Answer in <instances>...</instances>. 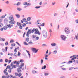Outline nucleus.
<instances>
[{
  "mask_svg": "<svg viewBox=\"0 0 78 78\" xmlns=\"http://www.w3.org/2000/svg\"><path fill=\"white\" fill-rule=\"evenodd\" d=\"M76 12H78V10L77 9H76Z\"/></svg>",
  "mask_w": 78,
  "mask_h": 78,
  "instance_id": "obj_64",
  "label": "nucleus"
},
{
  "mask_svg": "<svg viewBox=\"0 0 78 78\" xmlns=\"http://www.w3.org/2000/svg\"><path fill=\"white\" fill-rule=\"evenodd\" d=\"M15 23H16V22L14 21V20H10V21L9 22V23H10L9 24L10 25H11V24L13 25V24H14Z\"/></svg>",
  "mask_w": 78,
  "mask_h": 78,
  "instance_id": "obj_10",
  "label": "nucleus"
},
{
  "mask_svg": "<svg viewBox=\"0 0 78 78\" xmlns=\"http://www.w3.org/2000/svg\"><path fill=\"white\" fill-rule=\"evenodd\" d=\"M31 49L32 50L33 52L35 53H36L37 52V51H38V49L36 50V49L34 48H32Z\"/></svg>",
  "mask_w": 78,
  "mask_h": 78,
  "instance_id": "obj_4",
  "label": "nucleus"
},
{
  "mask_svg": "<svg viewBox=\"0 0 78 78\" xmlns=\"http://www.w3.org/2000/svg\"><path fill=\"white\" fill-rule=\"evenodd\" d=\"M14 42V40L13 39H12L10 40V43H12Z\"/></svg>",
  "mask_w": 78,
  "mask_h": 78,
  "instance_id": "obj_34",
  "label": "nucleus"
},
{
  "mask_svg": "<svg viewBox=\"0 0 78 78\" xmlns=\"http://www.w3.org/2000/svg\"><path fill=\"white\" fill-rule=\"evenodd\" d=\"M23 22H25L27 21H26V19H23Z\"/></svg>",
  "mask_w": 78,
  "mask_h": 78,
  "instance_id": "obj_43",
  "label": "nucleus"
},
{
  "mask_svg": "<svg viewBox=\"0 0 78 78\" xmlns=\"http://www.w3.org/2000/svg\"><path fill=\"white\" fill-rule=\"evenodd\" d=\"M55 45L56 44L55 43H52L51 44V45H52V46H55Z\"/></svg>",
  "mask_w": 78,
  "mask_h": 78,
  "instance_id": "obj_37",
  "label": "nucleus"
},
{
  "mask_svg": "<svg viewBox=\"0 0 78 78\" xmlns=\"http://www.w3.org/2000/svg\"><path fill=\"white\" fill-rule=\"evenodd\" d=\"M30 20H31V18L30 17H28L27 19V21H30Z\"/></svg>",
  "mask_w": 78,
  "mask_h": 78,
  "instance_id": "obj_26",
  "label": "nucleus"
},
{
  "mask_svg": "<svg viewBox=\"0 0 78 78\" xmlns=\"http://www.w3.org/2000/svg\"><path fill=\"white\" fill-rule=\"evenodd\" d=\"M65 31L66 34L70 33V30H69V29L68 28H66L65 29Z\"/></svg>",
  "mask_w": 78,
  "mask_h": 78,
  "instance_id": "obj_2",
  "label": "nucleus"
},
{
  "mask_svg": "<svg viewBox=\"0 0 78 78\" xmlns=\"http://www.w3.org/2000/svg\"><path fill=\"white\" fill-rule=\"evenodd\" d=\"M17 10L18 11H21L22 10V9L18 7V8H17Z\"/></svg>",
  "mask_w": 78,
  "mask_h": 78,
  "instance_id": "obj_25",
  "label": "nucleus"
},
{
  "mask_svg": "<svg viewBox=\"0 0 78 78\" xmlns=\"http://www.w3.org/2000/svg\"><path fill=\"white\" fill-rule=\"evenodd\" d=\"M32 73H36V71H32Z\"/></svg>",
  "mask_w": 78,
  "mask_h": 78,
  "instance_id": "obj_44",
  "label": "nucleus"
},
{
  "mask_svg": "<svg viewBox=\"0 0 78 78\" xmlns=\"http://www.w3.org/2000/svg\"><path fill=\"white\" fill-rule=\"evenodd\" d=\"M26 34V32H24V34H23V37H25V34Z\"/></svg>",
  "mask_w": 78,
  "mask_h": 78,
  "instance_id": "obj_46",
  "label": "nucleus"
},
{
  "mask_svg": "<svg viewBox=\"0 0 78 78\" xmlns=\"http://www.w3.org/2000/svg\"><path fill=\"white\" fill-rule=\"evenodd\" d=\"M61 37L62 40H64V41H65L66 40V37L64 35L61 36Z\"/></svg>",
  "mask_w": 78,
  "mask_h": 78,
  "instance_id": "obj_13",
  "label": "nucleus"
},
{
  "mask_svg": "<svg viewBox=\"0 0 78 78\" xmlns=\"http://www.w3.org/2000/svg\"><path fill=\"white\" fill-rule=\"evenodd\" d=\"M36 29H35V28H33V29L31 30V33H34L35 31L36 30Z\"/></svg>",
  "mask_w": 78,
  "mask_h": 78,
  "instance_id": "obj_16",
  "label": "nucleus"
},
{
  "mask_svg": "<svg viewBox=\"0 0 78 78\" xmlns=\"http://www.w3.org/2000/svg\"><path fill=\"white\" fill-rule=\"evenodd\" d=\"M76 23H78V20H76Z\"/></svg>",
  "mask_w": 78,
  "mask_h": 78,
  "instance_id": "obj_55",
  "label": "nucleus"
},
{
  "mask_svg": "<svg viewBox=\"0 0 78 78\" xmlns=\"http://www.w3.org/2000/svg\"><path fill=\"white\" fill-rule=\"evenodd\" d=\"M5 62H8V59H6L5 60Z\"/></svg>",
  "mask_w": 78,
  "mask_h": 78,
  "instance_id": "obj_59",
  "label": "nucleus"
},
{
  "mask_svg": "<svg viewBox=\"0 0 78 78\" xmlns=\"http://www.w3.org/2000/svg\"><path fill=\"white\" fill-rule=\"evenodd\" d=\"M17 25L19 26H21V25H22V23H19V22H17Z\"/></svg>",
  "mask_w": 78,
  "mask_h": 78,
  "instance_id": "obj_17",
  "label": "nucleus"
},
{
  "mask_svg": "<svg viewBox=\"0 0 78 78\" xmlns=\"http://www.w3.org/2000/svg\"><path fill=\"white\" fill-rule=\"evenodd\" d=\"M0 40H1V41H5V39L4 38H1L0 39Z\"/></svg>",
  "mask_w": 78,
  "mask_h": 78,
  "instance_id": "obj_39",
  "label": "nucleus"
},
{
  "mask_svg": "<svg viewBox=\"0 0 78 78\" xmlns=\"http://www.w3.org/2000/svg\"><path fill=\"white\" fill-rule=\"evenodd\" d=\"M41 6H37L35 7V8H36L37 9H38V8H39Z\"/></svg>",
  "mask_w": 78,
  "mask_h": 78,
  "instance_id": "obj_54",
  "label": "nucleus"
},
{
  "mask_svg": "<svg viewBox=\"0 0 78 78\" xmlns=\"http://www.w3.org/2000/svg\"><path fill=\"white\" fill-rule=\"evenodd\" d=\"M24 44L25 45H28V44H27V43L26 41H25L24 42Z\"/></svg>",
  "mask_w": 78,
  "mask_h": 78,
  "instance_id": "obj_30",
  "label": "nucleus"
},
{
  "mask_svg": "<svg viewBox=\"0 0 78 78\" xmlns=\"http://www.w3.org/2000/svg\"><path fill=\"white\" fill-rule=\"evenodd\" d=\"M3 29L4 30H7V28L6 26H4L3 27Z\"/></svg>",
  "mask_w": 78,
  "mask_h": 78,
  "instance_id": "obj_31",
  "label": "nucleus"
},
{
  "mask_svg": "<svg viewBox=\"0 0 78 78\" xmlns=\"http://www.w3.org/2000/svg\"><path fill=\"white\" fill-rule=\"evenodd\" d=\"M26 51L27 52V53H28V55H29V57H30V51L27 50H26Z\"/></svg>",
  "mask_w": 78,
  "mask_h": 78,
  "instance_id": "obj_19",
  "label": "nucleus"
},
{
  "mask_svg": "<svg viewBox=\"0 0 78 78\" xmlns=\"http://www.w3.org/2000/svg\"><path fill=\"white\" fill-rule=\"evenodd\" d=\"M43 60L42 59L41 61V64H42V63H43Z\"/></svg>",
  "mask_w": 78,
  "mask_h": 78,
  "instance_id": "obj_62",
  "label": "nucleus"
},
{
  "mask_svg": "<svg viewBox=\"0 0 78 78\" xmlns=\"http://www.w3.org/2000/svg\"><path fill=\"white\" fill-rule=\"evenodd\" d=\"M62 70H66V68H62Z\"/></svg>",
  "mask_w": 78,
  "mask_h": 78,
  "instance_id": "obj_48",
  "label": "nucleus"
},
{
  "mask_svg": "<svg viewBox=\"0 0 78 78\" xmlns=\"http://www.w3.org/2000/svg\"><path fill=\"white\" fill-rule=\"evenodd\" d=\"M11 45L12 47H15L16 44H11Z\"/></svg>",
  "mask_w": 78,
  "mask_h": 78,
  "instance_id": "obj_36",
  "label": "nucleus"
},
{
  "mask_svg": "<svg viewBox=\"0 0 78 78\" xmlns=\"http://www.w3.org/2000/svg\"><path fill=\"white\" fill-rule=\"evenodd\" d=\"M36 30L35 31V32L34 33L35 34H38L39 35H40L41 34V33L39 32V31H38V29L37 28L36 29Z\"/></svg>",
  "mask_w": 78,
  "mask_h": 78,
  "instance_id": "obj_5",
  "label": "nucleus"
},
{
  "mask_svg": "<svg viewBox=\"0 0 78 78\" xmlns=\"http://www.w3.org/2000/svg\"><path fill=\"white\" fill-rule=\"evenodd\" d=\"M76 59V57H74L73 58H72L71 60H72V61H73V60H74V59Z\"/></svg>",
  "mask_w": 78,
  "mask_h": 78,
  "instance_id": "obj_35",
  "label": "nucleus"
},
{
  "mask_svg": "<svg viewBox=\"0 0 78 78\" xmlns=\"http://www.w3.org/2000/svg\"><path fill=\"white\" fill-rule=\"evenodd\" d=\"M4 22L5 23H8V19L5 18L4 19Z\"/></svg>",
  "mask_w": 78,
  "mask_h": 78,
  "instance_id": "obj_15",
  "label": "nucleus"
},
{
  "mask_svg": "<svg viewBox=\"0 0 78 78\" xmlns=\"http://www.w3.org/2000/svg\"><path fill=\"white\" fill-rule=\"evenodd\" d=\"M20 29L21 30L22 29V27L21 26H20Z\"/></svg>",
  "mask_w": 78,
  "mask_h": 78,
  "instance_id": "obj_57",
  "label": "nucleus"
},
{
  "mask_svg": "<svg viewBox=\"0 0 78 78\" xmlns=\"http://www.w3.org/2000/svg\"><path fill=\"white\" fill-rule=\"evenodd\" d=\"M31 4L30 3H28L27 2H24L23 3V5L24 6H26V5H27V6H30V5H31Z\"/></svg>",
  "mask_w": 78,
  "mask_h": 78,
  "instance_id": "obj_1",
  "label": "nucleus"
},
{
  "mask_svg": "<svg viewBox=\"0 0 78 78\" xmlns=\"http://www.w3.org/2000/svg\"><path fill=\"white\" fill-rule=\"evenodd\" d=\"M49 73H44V75L45 76H47V75H49Z\"/></svg>",
  "mask_w": 78,
  "mask_h": 78,
  "instance_id": "obj_42",
  "label": "nucleus"
},
{
  "mask_svg": "<svg viewBox=\"0 0 78 78\" xmlns=\"http://www.w3.org/2000/svg\"><path fill=\"white\" fill-rule=\"evenodd\" d=\"M11 62V60H9V63H10Z\"/></svg>",
  "mask_w": 78,
  "mask_h": 78,
  "instance_id": "obj_63",
  "label": "nucleus"
},
{
  "mask_svg": "<svg viewBox=\"0 0 78 78\" xmlns=\"http://www.w3.org/2000/svg\"><path fill=\"white\" fill-rule=\"evenodd\" d=\"M16 16L18 18H20V15H19V14H16Z\"/></svg>",
  "mask_w": 78,
  "mask_h": 78,
  "instance_id": "obj_22",
  "label": "nucleus"
},
{
  "mask_svg": "<svg viewBox=\"0 0 78 78\" xmlns=\"http://www.w3.org/2000/svg\"><path fill=\"white\" fill-rule=\"evenodd\" d=\"M15 75L16 76H18L19 77H20L22 76V73H20L19 74H18V73H15Z\"/></svg>",
  "mask_w": 78,
  "mask_h": 78,
  "instance_id": "obj_6",
  "label": "nucleus"
},
{
  "mask_svg": "<svg viewBox=\"0 0 78 78\" xmlns=\"http://www.w3.org/2000/svg\"><path fill=\"white\" fill-rule=\"evenodd\" d=\"M12 26H13V25H12L10 24H9V25H8V24H6L5 25V27L7 28H11V27H12Z\"/></svg>",
  "mask_w": 78,
  "mask_h": 78,
  "instance_id": "obj_7",
  "label": "nucleus"
},
{
  "mask_svg": "<svg viewBox=\"0 0 78 78\" xmlns=\"http://www.w3.org/2000/svg\"><path fill=\"white\" fill-rule=\"evenodd\" d=\"M73 69V67L70 68H69V70H72V69Z\"/></svg>",
  "mask_w": 78,
  "mask_h": 78,
  "instance_id": "obj_52",
  "label": "nucleus"
},
{
  "mask_svg": "<svg viewBox=\"0 0 78 78\" xmlns=\"http://www.w3.org/2000/svg\"><path fill=\"white\" fill-rule=\"evenodd\" d=\"M43 35L44 37H47V34L46 32H43Z\"/></svg>",
  "mask_w": 78,
  "mask_h": 78,
  "instance_id": "obj_12",
  "label": "nucleus"
},
{
  "mask_svg": "<svg viewBox=\"0 0 78 78\" xmlns=\"http://www.w3.org/2000/svg\"><path fill=\"white\" fill-rule=\"evenodd\" d=\"M7 71V70L6 69H5L4 70V73L6 75H8V73L6 71Z\"/></svg>",
  "mask_w": 78,
  "mask_h": 78,
  "instance_id": "obj_14",
  "label": "nucleus"
},
{
  "mask_svg": "<svg viewBox=\"0 0 78 78\" xmlns=\"http://www.w3.org/2000/svg\"><path fill=\"white\" fill-rule=\"evenodd\" d=\"M20 5V2H19L16 4V5L17 6H19Z\"/></svg>",
  "mask_w": 78,
  "mask_h": 78,
  "instance_id": "obj_33",
  "label": "nucleus"
},
{
  "mask_svg": "<svg viewBox=\"0 0 78 78\" xmlns=\"http://www.w3.org/2000/svg\"><path fill=\"white\" fill-rule=\"evenodd\" d=\"M16 62H17L16 61H15L13 62V63L14 64H16Z\"/></svg>",
  "mask_w": 78,
  "mask_h": 78,
  "instance_id": "obj_58",
  "label": "nucleus"
},
{
  "mask_svg": "<svg viewBox=\"0 0 78 78\" xmlns=\"http://www.w3.org/2000/svg\"><path fill=\"white\" fill-rule=\"evenodd\" d=\"M22 69V68L21 67V66H19V68L17 69V71L18 73L19 72H21L22 71L21 70V69Z\"/></svg>",
  "mask_w": 78,
  "mask_h": 78,
  "instance_id": "obj_8",
  "label": "nucleus"
},
{
  "mask_svg": "<svg viewBox=\"0 0 78 78\" xmlns=\"http://www.w3.org/2000/svg\"><path fill=\"white\" fill-rule=\"evenodd\" d=\"M29 44H33V42H29Z\"/></svg>",
  "mask_w": 78,
  "mask_h": 78,
  "instance_id": "obj_53",
  "label": "nucleus"
},
{
  "mask_svg": "<svg viewBox=\"0 0 78 78\" xmlns=\"http://www.w3.org/2000/svg\"><path fill=\"white\" fill-rule=\"evenodd\" d=\"M53 53H54V54H56V53H57V51H54Z\"/></svg>",
  "mask_w": 78,
  "mask_h": 78,
  "instance_id": "obj_45",
  "label": "nucleus"
},
{
  "mask_svg": "<svg viewBox=\"0 0 78 78\" xmlns=\"http://www.w3.org/2000/svg\"><path fill=\"white\" fill-rule=\"evenodd\" d=\"M36 35H32V37L34 39H35V38H36Z\"/></svg>",
  "mask_w": 78,
  "mask_h": 78,
  "instance_id": "obj_32",
  "label": "nucleus"
},
{
  "mask_svg": "<svg viewBox=\"0 0 78 78\" xmlns=\"http://www.w3.org/2000/svg\"><path fill=\"white\" fill-rule=\"evenodd\" d=\"M29 34H31V29H28V30L26 36L27 37H28L30 36Z\"/></svg>",
  "mask_w": 78,
  "mask_h": 78,
  "instance_id": "obj_3",
  "label": "nucleus"
},
{
  "mask_svg": "<svg viewBox=\"0 0 78 78\" xmlns=\"http://www.w3.org/2000/svg\"><path fill=\"white\" fill-rule=\"evenodd\" d=\"M24 66V63H21L20 66H19V67H21V68H22V67Z\"/></svg>",
  "mask_w": 78,
  "mask_h": 78,
  "instance_id": "obj_21",
  "label": "nucleus"
},
{
  "mask_svg": "<svg viewBox=\"0 0 78 78\" xmlns=\"http://www.w3.org/2000/svg\"><path fill=\"white\" fill-rule=\"evenodd\" d=\"M6 77H7V76H2V78H6Z\"/></svg>",
  "mask_w": 78,
  "mask_h": 78,
  "instance_id": "obj_61",
  "label": "nucleus"
},
{
  "mask_svg": "<svg viewBox=\"0 0 78 78\" xmlns=\"http://www.w3.org/2000/svg\"><path fill=\"white\" fill-rule=\"evenodd\" d=\"M13 68V67L12 66H10V68H8V69H10L11 70V69H12Z\"/></svg>",
  "mask_w": 78,
  "mask_h": 78,
  "instance_id": "obj_29",
  "label": "nucleus"
},
{
  "mask_svg": "<svg viewBox=\"0 0 78 78\" xmlns=\"http://www.w3.org/2000/svg\"><path fill=\"white\" fill-rule=\"evenodd\" d=\"M10 78H16V77H14L13 76H12V75H10Z\"/></svg>",
  "mask_w": 78,
  "mask_h": 78,
  "instance_id": "obj_24",
  "label": "nucleus"
},
{
  "mask_svg": "<svg viewBox=\"0 0 78 78\" xmlns=\"http://www.w3.org/2000/svg\"><path fill=\"white\" fill-rule=\"evenodd\" d=\"M26 26V24L25 23H23L22 24V27H24Z\"/></svg>",
  "mask_w": 78,
  "mask_h": 78,
  "instance_id": "obj_27",
  "label": "nucleus"
},
{
  "mask_svg": "<svg viewBox=\"0 0 78 78\" xmlns=\"http://www.w3.org/2000/svg\"><path fill=\"white\" fill-rule=\"evenodd\" d=\"M20 62H24V60H23V59H20Z\"/></svg>",
  "mask_w": 78,
  "mask_h": 78,
  "instance_id": "obj_28",
  "label": "nucleus"
},
{
  "mask_svg": "<svg viewBox=\"0 0 78 78\" xmlns=\"http://www.w3.org/2000/svg\"><path fill=\"white\" fill-rule=\"evenodd\" d=\"M13 68H16V66L15 65H13Z\"/></svg>",
  "mask_w": 78,
  "mask_h": 78,
  "instance_id": "obj_49",
  "label": "nucleus"
},
{
  "mask_svg": "<svg viewBox=\"0 0 78 78\" xmlns=\"http://www.w3.org/2000/svg\"><path fill=\"white\" fill-rule=\"evenodd\" d=\"M46 67H47V66L44 65V67H43L41 69H46Z\"/></svg>",
  "mask_w": 78,
  "mask_h": 78,
  "instance_id": "obj_20",
  "label": "nucleus"
},
{
  "mask_svg": "<svg viewBox=\"0 0 78 78\" xmlns=\"http://www.w3.org/2000/svg\"><path fill=\"white\" fill-rule=\"evenodd\" d=\"M18 56H20V52H18Z\"/></svg>",
  "mask_w": 78,
  "mask_h": 78,
  "instance_id": "obj_60",
  "label": "nucleus"
},
{
  "mask_svg": "<svg viewBox=\"0 0 78 78\" xmlns=\"http://www.w3.org/2000/svg\"><path fill=\"white\" fill-rule=\"evenodd\" d=\"M72 62H73L72 61H69L68 63H72Z\"/></svg>",
  "mask_w": 78,
  "mask_h": 78,
  "instance_id": "obj_47",
  "label": "nucleus"
},
{
  "mask_svg": "<svg viewBox=\"0 0 78 78\" xmlns=\"http://www.w3.org/2000/svg\"><path fill=\"white\" fill-rule=\"evenodd\" d=\"M38 25H37L38 27H41V26L44 27V26L45 25V24L44 23H43V24H42L41 23H38Z\"/></svg>",
  "mask_w": 78,
  "mask_h": 78,
  "instance_id": "obj_11",
  "label": "nucleus"
},
{
  "mask_svg": "<svg viewBox=\"0 0 78 78\" xmlns=\"http://www.w3.org/2000/svg\"><path fill=\"white\" fill-rule=\"evenodd\" d=\"M8 72H9V73H11V69L9 70V71H8Z\"/></svg>",
  "mask_w": 78,
  "mask_h": 78,
  "instance_id": "obj_56",
  "label": "nucleus"
},
{
  "mask_svg": "<svg viewBox=\"0 0 78 78\" xmlns=\"http://www.w3.org/2000/svg\"><path fill=\"white\" fill-rule=\"evenodd\" d=\"M3 27V23H0V27Z\"/></svg>",
  "mask_w": 78,
  "mask_h": 78,
  "instance_id": "obj_38",
  "label": "nucleus"
},
{
  "mask_svg": "<svg viewBox=\"0 0 78 78\" xmlns=\"http://www.w3.org/2000/svg\"><path fill=\"white\" fill-rule=\"evenodd\" d=\"M26 41H27V42L29 41V38L27 37L26 38Z\"/></svg>",
  "mask_w": 78,
  "mask_h": 78,
  "instance_id": "obj_41",
  "label": "nucleus"
},
{
  "mask_svg": "<svg viewBox=\"0 0 78 78\" xmlns=\"http://www.w3.org/2000/svg\"><path fill=\"white\" fill-rule=\"evenodd\" d=\"M19 64H20V62L19 61L16 62V66H19Z\"/></svg>",
  "mask_w": 78,
  "mask_h": 78,
  "instance_id": "obj_18",
  "label": "nucleus"
},
{
  "mask_svg": "<svg viewBox=\"0 0 78 78\" xmlns=\"http://www.w3.org/2000/svg\"><path fill=\"white\" fill-rule=\"evenodd\" d=\"M9 19L10 20H14V18L13 17V16L12 15H11L9 16Z\"/></svg>",
  "mask_w": 78,
  "mask_h": 78,
  "instance_id": "obj_9",
  "label": "nucleus"
},
{
  "mask_svg": "<svg viewBox=\"0 0 78 78\" xmlns=\"http://www.w3.org/2000/svg\"><path fill=\"white\" fill-rule=\"evenodd\" d=\"M42 2L41 1L39 3L40 5H42Z\"/></svg>",
  "mask_w": 78,
  "mask_h": 78,
  "instance_id": "obj_51",
  "label": "nucleus"
},
{
  "mask_svg": "<svg viewBox=\"0 0 78 78\" xmlns=\"http://www.w3.org/2000/svg\"><path fill=\"white\" fill-rule=\"evenodd\" d=\"M5 44L6 45H8V42L7 41L5 42Z\"/></svg>",
  "mask_w": 78,
  "mask_h": 78,
  "instance_id": "obj_40",
  "label": "nucleus"
},
{
  "mask_svg": "<svg viewBox=\"0 0 78 78\" xmlns=\"http://www.w3.org/2000/svg\"><path fill=\"white\" fill-rule=\"evenodd\" d=\"M17 48H15L14 49V52L15 53H17Z\"/></svg>",
  "mask_w": 78,
  "mask_h": 78,
  "instance_id": "obj_23",
  "label": "nucleus"
},
{
  "mask_svg": "<svg viewBox=\"0 0 78 78\" xmlns=\"http://www.w3.org/2000/svg\"><path fill=\"white\" fill-rule=\"evenodd\" d=\"M39 39V37H37L36 38V40H38Z\"/></svg>",
  "mask_w": 78,
  "mask_h": 78,
  "instance_id": "obj_50",
  "label": "nucleus"
}]
</instances>
